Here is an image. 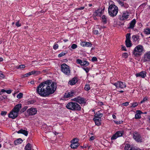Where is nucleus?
I'll use <instances>...</instances> for the list:
<instances>
[{"instance_id": "nucleus-17", "label": "nucleus", "mask_w": 150, "mask_h": 150, "mask_svg": "<svg viewBox=\"0 0 150 150\" xmlns=\"http://www.w3.org/2000/svg\"><path fill=\"white\" fill-rule=\"evenodd\" d=\"M144 59L145 61L150 60V51L146 53L144 55Z\"/></svg>"}, {"instance_id": "nucleus-11", "label": "nucleus", "mask_w": 150, "mask_h": 150, "mask_svg": "<svg viewBox=\"0 0 150 150\" xmlns=\"http://www.w3.org/2000/svg\"><path fill=\"white\" fill-rule=\"evenodd\" d=\"M19 114L13 109L8 115V117L13 119H14L17 117Z\"/></svg>"}, {"instance_id": "nucleus-4", "label": "nucleus", "mask_w": 150, "mask_h": 150, "mask_svg": "<svg viewBox=\"0 0 150 150\" xmlns=\"http://www.w3.org/2000/svg\"><path fill=\"white\" fill-rule=\"evenodd\" d=\"M143 50V47L141 45H139L134 49L133 54L136 56H139L142 54Z\"/></svg>"}, {"instance_id": "nucleus-16", "label": "nucleus", "mask_w": 150, "mask_h": 150, "mask_svg": "<svg viewBox=\"0 0 150 150\" xmlns=\"http://www.w3.org/2000/svg\"><path fill=\"white\" fill-rule=\"evenodd\" d=\"M75 92L73 91H71L68 93H65L64 97L65 98H69L75 94Z\"/></svg>"}, {"instance_id": "nucleus-61", "label": "nucleus", "mask_w": 150, "mask_h": 150, "mask_svg": "<svg viewBox=\"0 0 150 150\" xmlns=\"http://www.w3.org/2000/svg\"><path fill=\"white\" fill-rule=\"evenodd\" d=\"M105 28V27L104 26H100V27H98V28L99 29H101L102 28Z\"/></svg>"}, {"instance_id": "nucleus-33", "label": "nucleus", "mask_w": 150, "mask_h": 150, "mask_svg": "<svg viewBox=\"0 0 150 150\" xmlns=\"http://www.w3.org/2000/svg\"><path fill=\"white\" fill-rule=\"evenodd\" d=\"M102 19L103 22L106 23L107 18L105 15H103L102 17Z\"/></svg>"}, {"instance_id": "nucleus-2", "label": "nucleus", "mask_w": 150, "mask_h": 150, "mask_svg": "<svg viewBox=\"0 0 150 150\" xmlns=\"http://www.w3.org/2000/svg\"><path fill=\"white\" fill-rule=\"evenodd\" d=\"M118 11V7L114 4H111L108 8L109 15L111 17H114L117 14Z\"/></svg>"}, {"instance_id": "nucleus-55", "label": "nucleus", "mask_w": 150, "mask_h": 150, "mask_svg": "<svg viewBox=\"0 0 150 150\" xmlns=\"http://www.w3.org/2000/svg\"><path fill=\"white\" fill-rule=\"evenodd\" d=\"M6 112L3 111H2V112L1 113V115H6Z\"/></svg>"}, {"instance_id": "nucleus-60", "label": "nucleus", "mask_w": 150, "mask_h": 150, "mask_svg": "<svg viewBox=\"0 0 150 150\" xmlns=\"http://www.w3.org/2000/svg\"><path fill=\"white\" fill-rule=\"evenodd\" d=\"M94 139V137L92 136L90 138V140H93Z\"/></svg>"}, {"instance_id": "nucleus-40", "label": "nucleus", "mask_w": 150, "mask_h": 150, "mask_svg": "<svg viewBox=\"0 0 150 150\" xmlns=\"http://www.w3.org/2000/svg\"><path fill=\"white\" fill-rule=\"evenodd\" d=\"M66 53L65 52H62L61 53L59 54L58 56L59 57H61L64 55Z\"/></svg>"}, {"instance_id": "nucleus-51", "label": "nucleus", "mask_w": 150, "mask_h": 150, "mask_svg": "<svg viewBox=\"0 0 150 150\" xmlns=\"http://www.w3.org/2000/svg\"><path fill=\"white\" fill-rule=\"evenodd\" d=\"M93 33L96 34L97 35L98 34V31L97 30H95L93 31Z\"/></svg>"}, {"instance_id": "nucleus-7", "label": "nucleus", "mask_w": 150, "mask_h": 150, "mask_svg": "<svg viewBox=\"0 0 150 150\" xmlns=\"http://www.w3.org/2000/svg\"><path fill=\"white\" fill-rule=\"evenodd\" d=\"M114 85L117 87L123 88L126 87V84L125 82L121 81H118L114 84Z\"/></svg>"}, {"instance_id": "nucleus-49", "label": "nucleus", "mask_w": 150, "mask_h": 150, "mask_svg": "<svg viewBox=\"0 0 150 150\" xmlns=\"http://www.w3.org/2000/svg\"><path fill=\"white\" fill-rule=\"evenodd\" d=\"M83 68V69H84L86 73H88L89 71V69L88 68Z\"/></svg>"}, {"instance_id": "nucleus-53", "label": "nucleus", "mask_w": 150, "mask_h": 150, "mask_svg": "<svg viewBox=\"0 0 150 150\" xmlns=\"http://www.w3.org/2000/svg\"><path fill=\"white\" fill-rule=\"evenodd\" d=\"M129 103L128 102H126L122 104V105L123 106H126L128 105Z\"/></svg>"}, {"instance_id": "nucleus-52", "label": "nucleus", "mask_w": 150, "mask_h": 150, "mask_svg": "<svg viewBox=\"0 0 150 150\" xmlns=\"http://www.w3.org/2000/svg\"><path fill=\"white\" fill-rule=\"evenodd\" d=\"M4 75L3 74L0 73V79H1L4 78Z\"/></svg>"}, {"instance_id": "nucleus-26", "label": "nucleus", "mask_w": 150, "mask_h": 150, "mask_svg": "<svg viewBox=\"0 0 150 150\" xmlns=\"http://www.w3.org/2000/svg\"><path fill=\"white\" fill-rule=\"evenodd\" d=\"M139 36L137 35H133L132 36V38L134 42H136L139 39Z\"/></svg>"}, {"instance_id": "nucleus-64", "label": "nucleus", "mask_w": 150, "mask_h": 150, "mask_svg": "<svg viewBox=\"0 0 150 150\" xmlns=\"http://www.w3.org/2000/svg\"><path fill=\"white\" fill-rule=\"evenodd\" d=\"M122 50H125V51H126V48L125 47H122Z\"/></svg>"}, {"instance_id": "nucleus-34", "label": "nucleus", "mask_w": 150, "mask_h": 150, "mask_svg": "<svg viewBox=\"0 0 150 150\" xmlns=\"http://www.w3.org/2000/svg\"><path fill=\"white\" fill-rule=\"evenodd\" d=\"M84 89L86 91L89 90L90 89V85L88 84H86L85 86Z\"/></svg>"}, {"instance_id": "nucleus-15", "label": "nucleus", "mask_w": 150, "mask_h": 150, "mask_svg": "<svg viewBox=\"0 0 150 150\" xmlns=\"http://www.w3.org/2000/svg\"><path fill=\"white\" fill-rule=\"evenodd\" d=\"M146 72L145 71H143L140 72L139 73L137 74H136V76L137 77L140 76L142 78H144L146 76Z\"/></svg>"}, {"instance_id": "nucleus-29", "label": "nucleus", "mask_w": 150, "mask_h": 150, "mask_svg": "<svg viewBox=\"0 0 150 150\" xmlns=\"http://www.w3.org/2000/svg\"><path fill=\"white\" fill-rule=\"evenodd\" d=\"M77 100V102L80 104L84 102V99L79 97H78V99Z\"/></svg>"}, {"instance_id": "nucleus-63", "label": "nucleus", "mask_w": 150, "mask_h": 150, "mask_svg": "<svg viewBox=\"0 0 150 150\" xmlns=\"http://www.w3.org/2000/svg\"><path fill=\"white\" fill-rule=\"evenodd\" d=\"M119 2V3L120 4H121L122 5H123V4L122 2L121 1H118Z\"/></svg>"}, {"instance_id": "nucleus-37", "label": "nucleus", "mask_w": 150, "mask_h": 150, "mask_svg": "<svg viewBox=\"0 0 150 150\" xmlns=\"http://www.w3.org/2000/svg\"><path fill=\"white\" fill-rule=\"evenodd\" d=\"M122 57L125 58H127L128 57V54L127 53H124L122 54Z\"/></svg>"}, {"instance_id": "nucleus-50", "label": "nucleus", "mask_w": 150, "mask_h": 150, "mask_svg": "<svg viewBox=\"0 0 150 150\" xmlns=\"http://www.w3.org/2000/svg\"><path fill=\"white\" fill-rule=\"evenodd\" d=\"M97 60V59L96 57H93L91 59V60L93 62L96 61Z\"/></svg>"}, {"instance_id": "nucleus-25", "label": "nucleus", "mask_w": 150, "mask_h": 150, "mask_svg": "<svg viewBox=\"0 0 150 150\" xmlns=\"http://www.w3.org/2000/svg\"><path fill=\"white\" fill-rule=\"evenodd\" d=\"M23 142V140L21 138H19L14 141V144L15 145H17L21 144Z\"/></svg>"}, {"instance_id": "nucleus-62", "label": "nucleus", "mask_w": 150, "mask_h": 150, "mask_svg": "<svg viewBox=\"0 0 150 150\" xmlns=\"http://www.w3.org/2000/svg\"><path fill=\"white\" fill-rule=\"evenodd\" d=\"M112 116L113 118V119H116V116L115 115H113Z\"/></svg>"}, {"instance_id": "nucleus-54", "label": "nucleus", "mask_w": 150, "mask_h": 150, "mask_svg": "<svg viewBox=\"0 0 150 150\" xmlns=\"http://www.w3.org/2000/svg\"><path fill=\"white\" fill-rule=\"evenodd\" d=\"M147 100V99L146 98H144L143 99L142 101H141L140 103H142L144 102L145 101H146Z\"/></svg>"}, {"instance_id": "nucleus-28", "label": "nucleus", "mask_w": 150, "mask_h": 150, "mask_svg": "<svg viewBox=\"0 0 150 150\" xmlns=\"http://www.w3.org/2000/svg\"><path fill=\"white\" fill-rule=\"evenodd\" d=\"M25 150H31V145L29 143L25 147Z\"/></svg>"}, {"instance_id": "nucleus-10", "label": "nucleus", "mask_w": 150, "mask_h": 150, "mask_svg": "<svg viewBox=\"0 0 150 150\" xmlns=\"http://www.w3.org/2000/svg\"><path fill=\"white\" fill-rule=\"evenodd\" d=\"M130 13L127 12H124L121 16H120V19L121 21H124L129 18Z\"/></svg>"}, {"instance_id": "nucleus-22", "label": "nucleus", "mask_w": 150, "mask_h": 150, "mask_svg": "<svg viewBox=\"0 0 150 150\" xmlns=\"http://www.w3.org/2000/svg\"><path fill=\"white\" fill-rule=\"evenodd\" d=\"M81 45L83 47L85 46L86 47H91L92 46V44L91 43L86 42H81Z\"/></svg>"}, {"instance_id": "nucleus-31", "label": "nucleus", "mask_w": 150, "mask_h": 150, "mask_svg": "<svg viewBox=\"0 0 150 150\" xmlns=\"http://www.w3.org/2000/svg\"><path fill=\"white\" fill-rule=\"evenodd\" d=\"M144 32L147 35L150 34V28L145 29L144 30Z\"/></svg>"}, {"instance_id": "nucleus-24", "label": "nucleus", "mask_w": 150, "mask_h": 150, "mask_svg": "<svg viewBox=\"0 0 150 150\" xmlns=\"http://www.w3.org/2000/svg\"><path fill=\"white\" fill-rule=\"evenodd\" d=\"M71 147L73 149H76L79 145V143L78 142H74V143H71Z\"/></svg>"}, {"instance_id": "nucleus-39", "label": "nucleus", "mask_w": 150, "mask_h": 150, "mask_svg": "<svg viewBox=\"0 0 150 150\" xmlns=\"http://www.w3.org/2000/svg\"><path fill=\"white\" fill-rule=\"evenodd\" d=\"M131 104L132 105L131 107L134 108L138 104L137 102L133 103H131Z\"/></svg>"}, {"instance_id": "nucleus-12", "label": "nucleus", "mask_w": 150, "mask_h": 150, "mask_svg": "<svg viewBox=\"0 0 150 150\" xmlns=\"http://www.w3.org/2000/svg\"><path fill=\"white\" fill-rule=\"evenodd\" d=\"M123 134V133L122 132L118 131L112 136L111 138V139L112 140L116 139L117 137L122 136Z\"/></svg>"}, {"instance_id": "nucleus-27", "label": "nucleus", "mask_w": 150, "mask_h": 150, "mask_svg": "<svg viewBox=\"0 0 150 150\" xmlns=\"http://www.w3.org/2000/svg\"><path fill=\"white\" fill-rule=\"evenodd\" d=\"M31 72L32 75H37L40 74L41 73L40 71H33Z\"/></svg>"}, {"instance_id": "nucleus-9", "label": "nucleus", "mask_w": 150, "mask_h": 150, "mask_svg": "<svg viewBox=\"0 0 150 150\" xmlns=\"http://www.w3.org/2000/svg\"><path fill=\"white\" fill-rule=\"evenodd\" d=\"M27 112L29 115H33L36 114L37 110L36 108H31L27 110Z\"/></svg>"}, {"instance_id": "nucleus-45", "label": "nucleus", "mask_w": 150, "mask_h": 150, "mask_svg": "<svg viewBox=\"0 0 150 150\" xmlns=\"http://www.w3.org/2000/svg\"><path fill=\"white\" fill-rule=\"evenodd\" d=\"M141 117V115H139L136 113L135 115V118L136 119H139Z\"/></svg>"}, {"instance_id": "nucleus-58", "label": "nucleus", "mask_w": 150, "mask_h": 150, "mask_svg": "<svg viewBox=\"0 0 150 150\" xmlns=\"http://www.w3.org/2000/svg\"><path fill=\"white\" fill-rule=\"evenodd\" d=\"M77 99H78V97L74 98L72 100L77 102Z\"/></svg>"}, {"instance_id": "nucleus-32", "label": "nucleus", "mask_w": 150, "mask_h": 150, "mask_svg": "<svg viewBox=\"0 0 150 150\" xmlns=\"http://www.w3.org/2000/svg\"><path fill=\"white\" fill-rule=\"evenodd\" d=\"M89 64V62L87 61L82 62V63L81 64V66H88Z\"/></svg>"}, {"instance_id": "nucleus-57", "label": "nucleus", "mask_w": 150, "mask_h": 150, "mask_svg": "<svg viewBox=\"0 0 150 150\" xmlns=\"http://www.w3.org/2000/svg\"><path fill=\"white\" fill-rule=\"evenodd\" d=\"M84 8V7H82L80 8H77L76 9L77 10H81L83 9Z\"/></svg>"}, {"instance_id": "nucleus-47", "label": "nucleus", "mask_w": 150, "mask_h": 150, "mask_svg": "<svg viewBox=\"0 0 150 150\" xmlns=\"http://www.w3.org/2000/svg\"><path fill=\"white\" fill-rule=\"evenodd\" d=\"M58 45L57 44H55L53 46V48L55 50H56L57 49L58 47Z\"/></svg>"}, {"instance_id": "nucleus-41", "label": "nucleus", "mask_w": 150, "mask_h": 150, "mask_svg": "<svg viewBox=\"0 0 150 150\" xmlns=\"http://www.w3.org/2000/svg\"><path fill=\"white\" fill-rule=\"evenodd\" d=\"M76 62L77 64H80L81 65V64L82 63V61L81 60L79 59L76 60Z\"/></svg>"}, {"instance_id": "nucleus-35", "label": "nucleus", "mask_w": 150, "mask_h": 150, "mask_svg": "<svg viewBox=\"0 0 150 150\" xmlns=\"http://www.w3.org/2000/svg\"><path fill=\"white\" fill-rule=\"evenodd\" d=\"M28 107L27 106H25L24 108H22L20 111L21 113H22L25 112L26 110L27 109Z\"/></svg>"}, {"instance_id": "nucleus-36", "label": "nucleus", "mask_w": 150, "mask_h": 150, "mask_svg": "<svg viewBox=\"0 0 150 150\" xmlns=\"http://www.w3.org/2000/svg\"><path fill=\"white\" fill-rule=\"evenodd\" d=\"M32 75V74L31 73V72H29L26 74H24L22 76V77H23V78L25 77H28L30 75Z\"/></svg>"}, {"instance_id": "nucleus-56", "label": "nucleus", "mask_w": 150, "mask_h": 150, "mask_svg": "<svg viewBox=\"0 0 150 150\" xmlns=\"http://www.w3.org/2000/svg\"><path fill=\"white\" fill-rule=\"evenodd\" d=\"M136 112L139 115H140L142 113V112L140 110H137Z\"/></svg>"}, {"instance_id": "nucleus-21", "label": "nucleus", "mask_w": 150, "mask_h": 150, "mask_svg": "<svg viewBox=\"0 0 150 150\" xmlns=\"http://www.w3.org/2000/svg\"><path fill=\"white\" fill-rule=\"evenodd\" d=\"M18 134H22L24 135L25 136H27L28 134L27 131L23 129H21L17 132Z\"/></svg>"}, {"instance_id": "nucleus-38", "label": "nucleus", "mask_w": 150, "mask_h": 150, "mask_svg": "<svg viewBox=\"0 0 150 150\" xmlns=\"http://www.w3.org/2000/svg\"><path fill=\"white\" fill-rule=\"evenodd\" d=\"M34 102L35 101L34 100H31L28 101L27 102V103L28 105L31 104H33Z\"/></svg>"}, {"instance_id": "nucleus-20", "label": "nucleus", "mask_w": 150, "mask_h": 150, "mask_svg": "<svg viewBox=\"0 0 150 150\" xmlns=\"http://www.w3.org/2000/svg\"><path fill=\"white\" fill-rule=\"evenodd\" d=\"M103 11L101 9H98L96 10L94 13V15L95 16H100L103 13Z\"/></svg>"}, {"instance_id": "nucleus-44", "label": "nucleus", "mask_w": 150, "mask_h": 150, "mask_svg": "<svg viewBox=\"0 0 150 150\" xmlns=\"http://www.w3.org/2000/svg\"><path fill=\"white\" fill-rule=\"evenodd\" d=\"M78 139H77L76 138H74L71 141V142L74 143V142H78Z\"/></svg>"}, {"instance_id": "nucleus-48", "label": "nucleus", "mask_w": 150, "mask_h": 150, "mask_svg": "<svg viewBox=\"0 0 150 150\" xmlns=\"http://www.w3.org/2000/svg\"><path fill=\"white\" fill-rule=\"evenodd\" d=\"M16 25L17 27H19L21 26V24L19 23V21H17L16 23Z\"/></svg>"}, {"instance_id": "nucleus-3", "label": "nucleus", "mask_w": 150, "mask_h": 150, "mask_svg": "<svg viewBox=\"0 0 150 150\" xmlns=\"http://www.w3.org/2000/svg\"><path fill=\"white\" fill-rule=\"evenodd\" d=\"M66 107L67 109L73 111L79 110L81 109V107L77 103L73 102L68 103L66 105Z\"/></svg>"}, {"instance_id": "nucleus-30", "label": "nucleus", "mask_w": 150, "mask_h": 150, "mask_svg": "<svg viewBox=\"0 0 150 150\" xmlns=\"http://www.w3.org/2000/svg\"><path fill=\"white\" fill-rule=\"evenodd\" d=\"M103 116V114L99 112H97L94 116V117H100L101 118Z\"/></svg>"}, {"instance_id": "nucleus-14", "label": "nucleus", "mask_w": 150, "mask_h": 150, "mask_svg": "<svg viewBox=\"0 0 150 150\" xmlns=\"http://www.w3.org/2000/svg\"><path fill=\"white\" fill-rule=\"evenodd\" d=\"M22 105L21 104H19L16 105L13 109L19 114Z\"/></svg>"}, {"instance_id": "nucleus-8", "label": "nucleus", "mask_w": 150, "mask_h": 150, "mask_svg": "<svg viewBox=\"0 0 150 150\" xmlns=\"http://www.w3.org/2000/svg\"><path fill=\"white\" fill-rule=\"evenodd\" d=\"M130 34L127 33L126 35V45L127 47H130L132 46V43L130 40Z\"/></svg>"}, {"instance_id": "nucleus-43", "label": "nucleus", "mask_w": 150, "mask_h": 150, "mask_svg": "<svg viewBox=\"0 0 150 150\" xmlns=\"http://www.w3.org/2000/svg\"><path fill=\"white\" fill-rule=\"evenodd\" d=\"M77 47V45L75 44H73L71 46V48L73 49L76 48Z\"/></svg>"}, {"instance_id": "nucleus-1", "label": "nucleus", "mask_w": 150, "mask_h": 150, "mask_svg": "<svg viewBox=\"0 0 150 150\" xmlns=\"http://www.w3.org/2000/svg\"><path fill=\"white\" fill-rule=\"evenodd\" d=\"M57 88V83L48 80L40 83L36 88V92L42 97H47L53 93Z\"/></svg>"}, {"instance_id": "nucleus-13", "label": "nucleus", "mask_w": 150, "mask_h": 150, "mask_svg": "<svg viewBox=\"0 0 150 150\" xmlns=\"http://www.w3.org/2000/svg\"><path fill=\"white\" fill-rule=\"evenodd\" d=\"M93 120L94 121L96 125L98 126L101 125V118L94 117L93 119Z\"/></svg>"}, {"instance_id": "nucleus-42", "label": "nucleus", "mask_w": 150, "mask_h": 150, "mask_svg": "<svg viewBox=\"0 0 150 150\" xmlns=\"http://www.w3.org/2000/svg\"><path fill=\"white\" fill-rule=\"evenodd\" d=\"M23 94L21 93H19L17 96V97L18 98H21L23 96Z\"/></svg>"}, {"instance_id": "nucleus-18", "label": "nucleus", "mask_w": 150, "mask_h": 150, "mask_svg": "<svg viewBox=\"0 0 150 150\" xmlns=\"http://www.w3.org/2000/svg\"><path fill=\"white\" fill-rule=\"evenodd\" d=\"M125 150H141L140 149H135L134 148L130 147L129 144H127L125 146Z\"/></svg>"}, {"instance_id": "nucleus-59", "label": "nucleus", "mask_w": 150, "mask_h": 150, "mask_svg": "<svg viewBox=\"0 0 150 150\" xmlns=\"http://www.w3.org/2000/svg\"><path fill=\"white\" fill-rule=\"evenodd\" d=\"M6 92L8 94H10L11 92V90H8L6 91Z\"/></svg>"}, {"instance_id": "nucleus-23", "label": "nucleus", "mask_w": 150, "mask_h": 150, "mask_svg": "<svg viewBox=\"0 0 150 150\" xmlns=\"http://www.w3.org/2000/svg\"><path fill=\"white\" fill-rule=\"evenodd\" d=\"M77 82V80L76 78H73L71 80H70L69 82V84L71 85L75 84Z\"/></svg>"}, {"instance_id": "nucleus-19", "label": "nucleus", "mask_w": 150, "mask_h": 150, "mask_svg": "<svg viewBox=\"0 0 150 150\" xmlns=\"http://www.w3.org/2000/svg\"><path fill=\"white\" fill-rule=\"evenodd\" d=\"M136 21L135 19H133L130 23L129 26L128 27L129 29H132L134 27V25L136 23Z\"/></svg>"}, {"instance_id": "nucleus-5", "label": "nucleus", "mask_w": 150, "mask_h": 150, "mask_svg": "<svg viewBox=\"0 0 150 150\" xmlns=\"http://www.w3.org/2000/svg\"><path fill=\"white\" fill-rule=\"evenodd\" d=\"M61 69L62 71L66 75H69L70 73V67L66 64L61 65Z\"/></svg>"}, {"instance_id": "nucleus-6", "label": "nucleus", "mask_w": 150, "mask_h": 150, "mask_svg": "<svg viewBox=\"0 0 150 150\" xmlns=\"http://www.w3.org/2000/svg\"><path fill=\"white\" fill-rule=\"evenodd\" d=\"M133 138L136 141L138 142H142V139L140 135L137 132H135L133 134Z\"/></svg>"}, {"instance_id": "nucleus-46", "label": "nucleus", "mask_w": 150, "mask_h": 150, "mask_svg": "<svg viewBox=\"0 0 150 150\" xmlns=\"http://www.w3.org/2000/svg\"><path fill=\"white\" fill-rule=\"evenodd\" d=\"M25 67V66L24 65H20L17 68L18 69H23Z\"/></svg>"}]
</instances>
